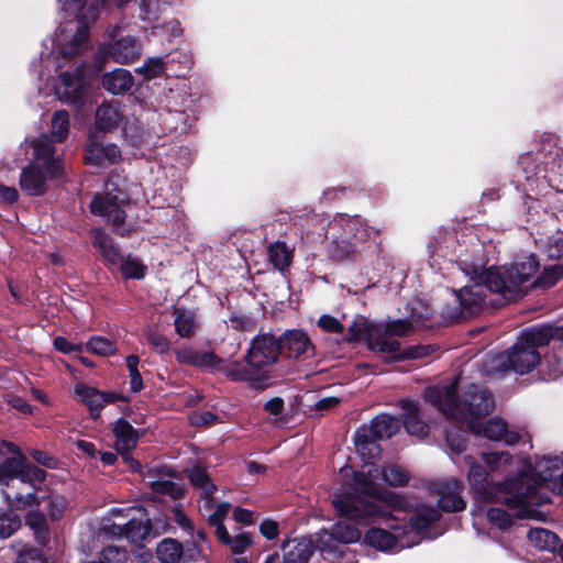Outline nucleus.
<instances>
[{
  "label": "nucleus",
  "mask_w": 563,
  "mask_h": 563,
  "mask_svg": "<svg viewBox=\"0 0 563 563\" xmlns=\"http://www.w3.org/2000/svg\"><path fill=\"white\" fill-rule=\"evenodd\" d=\"M378 478L394 487L404 486L409 481L407 472L399 466L380 467L367 462L360 472H353V492L338 494L332 499L336 512L361 525L378 518H393L391 511L402 509L405 500L398 494L382 489L376 483Z\"/></svg>",
  "instance_id": "obj_1"
},
{
  "label": "nucleus",
  "mask_w": 563,
  "mask_h": 563,
  "mask_svg": "<svg viewBox=\"0 0 563 563\" xmlns=\"http://www.w3.org/2000/svg\"><path fill=\"white\" fill-rule=\"evenodd\" d=\"M457 388V378H453L445 385L426 388L424 399L446 418L466 426L471 432H481L479 419L489 415L495 407L493 395L483 387L470 384L459 398Z\"/></svg>",
  "instance_id": "obj_2"
},
{
  "label": "nucleus",
  "mask_w": 563,
  "mask_h": 563,
  "mask_svg": "<svg viewBox=\"0 0 563 563\" xmlns=\"http://www.w3.org/2000/svg\"><path fill=\"white\" fill-rule=\"evenodd\" d=\"M563 472V459L561 456H543L534 464L531 475H521L516 479H509L497 485V490L505 494L503 501L516 510V516L521 519L532 518L536 507L549 501V497L540 494L539 489L548 482L559 481Z\"/></svg>",
  "instance_id": "obj_3"
},
{
  "label": "nucleus",
  "mask_w": 563,
  "mask_h": 563,
  "mask_svg": "<svg viewBox=\"0 0 563 563\" xmlns=\"http://www.w3.org/2000/svg\"><path fill=\"white\" fill-rule=\"evenodd\" d=\"M180 363L221 372L235 382H246L253 388L263 390L271 386L273 367L277 362L276 354H177Z\"/></svg>",
  "instance_id": "obj_4"
},
{
  "label": "nucleus",
  "mask_w": 563,
  "mask_h": 563,
  "mask_svg": "<svg viewBox=\"0 0 563 563\" xmlns=\"http://www.w3.org/2000/svg\"><path fill=\"white\" fill-rule=\"evenodd\" d=\"M412 332L413 325L407 319L376 321L356 316L347 329L346 341L362 342L369 352H398L399 339Z\"/></svg>",
  "instance_id": "obj_5"
},
{
  "label": "nucleus",
  "mask_w": 563,
  "mask_h": 563,
  "mask_svg": "<svg viewBox=\"0 0 563 563\" xmlns=\"http://www.w3.org/2000/svg\"><path fill=\"white\" fill-rule=\"evenodd\" d=\"M539 266L536 255L530 253L516 257L510 264L485 268L479 278L489 291L511 300L522 294L525 285L534 277Z\"/></svg>",
  "instance_id": "obj_6"
},
{
  "label": "nucleus",
  "mask_w": 563,
  "mask_h": 563,
  "mask_svg": "<svg viewBox=\"0 0 563 563\" xmlns=\"http://www.w3.org/2000/svg\"><path fill=\"white\" fill-rule=\"evenodd\" d=\"M439 518L440 514L434 507L420 506L402 529L389 526L396 534L380 528H371L365 533L364 542L379 551L409 548L419 543L420 538L418 536L427 531Z\"/></svg>",
  "instance_id": "obj_7"
},
{
  "label": "nucleus",
  "mask_w": 563,
  "mask_h": 563,
  "mask_svg": "<svg viewBox=\"0 0 563 563\" xmlns=\"http://www.w3.org/2000/svg\"><path fill=\"white\" fill-rule=\"evenodd\" d=\"M33 163L23 168L20 176V186L31 196H38L46 190V181L62 175V164L55 155V147L46 134L32 141Z\"/></svg>",
  "instance_id": "obj_8"
},
{
  "label": "nucleus",
  "mask_w": 563,
  "mask_h": 563,
  "mask_svg": "<svg viewBox=\"0 0 563 563\" xmlns=\"http://www.w3.org/2000/svg\"><path fill=\"white\" fill-rule=\"evenodd\" d=\"M334 251L333 256L344 260L355 255L371 238L378 235V230L364 225L358 217L339 214L330 223Z\"/></svg>",
  "instance_id": "obj_9"
},
{
  "label": "nucleus",
  "mask_w": 563,
  "mask_h": 563,
  "mask_svg": "<svg viewBox=\"0 0 563 563\" xmlns=\"http://www.w3.org/2000/svg\"><path fill=\"white\" fill-rule=\"evenodd\" d=\"M541 363V354H489L482 372L488 376H497L509 371L523 375Z\"/></svg>",
  "instance_id": "obj_10"
},
{
  "label": "nucleus",
  "mask_w": 563,
  "mask_h": 563,
  "mask_svg": "<svg viewBox=\"0 0 563 563\" xmlns=\"http://www.w3.org/2000/svg\"><path fill=\"white\" fill-rule=\"evenodd\" d=\"M141 55V44L133 36H124L114 43L102 44L95 55V74L103 68L104 62L111 58L119 64H130Z\"/></svg>",
  "instance_id": "obj_11"
},
{
  "label": "nucleus",
  "mask_w": 563,
  "mask_h": 563,
  "mask_svg": "<svg viewBox=\"0 0 563 563\" xmlns=\"http://www.w3.org/2000/svg\"><path fill=\"white\" fill-rule=\"evenodd\" d=\"M552 340H563V325H542L527 329L520 333L517 342L505 352H536Z\"/></svg>",
  "instance_id": "obj_12"
},
{
  "label": "nucleus",
  "mask_w": 563,
  "mask_h": 563,
  "mask_svg": "<svg viewBox=\"0 0 563 563\" xmlns=\"http://www.w3.org/2000/svg\"><path fill=\"white\" fill-rule=\"evenodd\" d=\"M85 65L77 67L74 71L62 73L55 84V95L63 101L68 103H80L87 90V75Z\"/></svg>",
  "instance_id": "obj_13"
},
{
  "label": "nucleus",
  "mask_w": 563,
  "mask_h": 563,
  "mask_svg": "<svg viewBox=\"0 0 563 563\" xmlns=\"http://www.w3.org/2000/svg\"><path fill=\"white\" fill-rule=\"evenodd\" d=\"M8 452L13 453L14 456L5 459L0 464V483L10 481L13 477H26L36 479L42 474V468L31 465L26 462V457L20 449L12 442L1 441Z\"/></svg>",
  "instance_id": "obj_14"
},
{
  "label": "nucleus",
  "mask_w": 563,
  "mask_h": 563,
  "mask_svg": "<svg viewBox=\"0 0 563 563\" xmlns=\"http://www.w3.org/2000/svg\"><path fill=\"white\" fill-rule=\"evenodd\" d=\"M112 432L115 437V449L129 465L131 471H139L141 468L140 463L130 456V452L136 446L139 441V432L132 427V424L120 418L112 424Z\"/></svg>",
  "instance_id": "obj_15"
},
{
  "label": "nucleus",
  "mask_w": 563,
  "mask_h": 563,
  "mask_svg": "<svg viewBox=\"0 0 563 563\" xmlns=\"http://www.w3.org/2000/svg\"><path fill=\"white\" fill-rule=\"evenodd\" d=\"M150 521L136 520L134 518L129 519L125 523H107L102 530L107 536L112 538H125L131 543L143 542L151 532Z\"/></svg>",
  "instance_id": "obj_16"
},
{
  "label": "nucleus",
  "mask_w": 563,
  "mask_h": 563,
  "mask_svg": "<svg viewBox=\"0 0 563 563\" xmlns=\"http://www.w3.org/2000/svg\"><path fill=\"white\" fill-rule=\"evenodd\" d=\"M464 486L459 479H446L434 486L439 495L438 507L446 512L462 511L466 507L461 494Z\"/></svg>",
  "instance_id": "obj_17"
},
{
  "label": "nucleus",
  "mask_w": 563,
  "mask_h": 563,
  "mask_svg": "<svg viewBox=\"0 0 563 563\" xmlns=\"http://www.w3.org/2000/svg\"><path fill=\"white\" fill-rule=\"evenodd\" d=\"M361 539V531L353 525L338 521L329 531H323L320 534L319 542L322 551L335 552L332 547L333 541H338L343 544L355 543Z\"/></svg>",
  "instance_id": "obj_18"
},
{
  "label": "nucleus",
  "mask_w": 563,
  "mask_h": 563,
  "mask_svg": "<svg viewBox=\"0 0 563 563\" xmlns=\"http://www.w3.org/2000/svg\"><path fill=\"white\" fill-rule=\"evenodd\" d=\"M121 202H123V198H120L118 195H97L90 203V211L96 216L106 218L119 229L124 219V211L120 207Z\"/></svg>",
  "instance_id": "obj_19"
},
{
  "label": "nucleus",
  "mask_w": 563,
  "mask_h": 563,
  "mask_svg": "<svg viewBox=\"0 0 563 563\" xmlns=\"http://www.w3.org/2000/svg\"><path fill=\"white\" fill-rule=\"evenodd\" d=\"M484 269L485 268H474L472 276L474 283L462 287L455 292L461 308L468 313L476 312L484 303L483 285H485V282L479 278Z\"/></svg>",
  "instance_id": "obj_20"
},
{
  "label": "nucleus",
  "mask_w": 563,
  "mask_h": 563,
  "mask_svg": "<svg viewBox=\"0 0 563 563\" xmlns=\"http://www.w3.org/2000/svg\"><path fill=\"white\" fill-rule=\"evenodd\" d=\"M120 159L121 150L113 143L102 145L93 140H90L86 147L85 162L88 165L96 167H108L120 162Z\"/></svg>",
  "instance_id": "obj_21"
},
{
  "label": "nucleus",
  "mask_w": 563,
  "mask_h": 563,
  "mask_svg": "<svg viewBox=\"0 0 563 563\" xmlns=\"http://www.w3.org/2000/svg\"><path fill=\"white\" fill-rule=\"evenodd\" d=\"M464 460L468 465L467 479L470 486L476 493L477 497L485 501L494 500L492 483L488 479L487 471L471 455L464 456Z\"/></svg>",
  "instance_id": "obj_22"
},
{
  "label": "nucleus",
  "mask_w": 563,
  "mask_h": 563,
  "mask_svg": "<svg viewBox=\"0 0 563 563\" xmlns=\"http://www.w3.org/2000/svg\"><path fill=\"white\" fill-rule=\"evenodd\" d=\"M128 120L115 103H102L95 115L96 129L101 132H111L121 129L126 132Z\"/></svg>",
  "instance_id": "obj_23"
},
{
  "label": "nucleus",
  "mask_w": 563,
  "mask_h": 563,
  "mask_svg": "<svg viewBox=\"0 0 563 563\" xmlns=\"http://www.w3.org/2000/svg\"><path fill=\"white\" fill-rule=\"evenodd\" d=\"M313 542L309 538L289 539L282 544L286 563H306L313 553Z\"/></svg>",
  "instance_id": "obj_24"
},
{
  "label": "nucleus",
  "mask_w": 563,
  "mask_h": 563,
  "mask_svg": "<svg viewBox=\"0 0 563 563\" xmlns=\"http://www.w3.org/2000/svg\"><path fill=\"white\" fill-rule=\"evenodd\" d=\"M481 432H473L476 435H484L493 441L504 440L507 444H516L520 435L515 431H508L507 424L503 419H492L482 423L479 421Z\"/></svg>",
  "instance_id": "obj_25"
},
{
  "label": "nucleus",
  "mask_w": 563,
  "mask_h": 563,
  "mask_svg": "<svg viewBox=\"0 0 563 563\" xmlns=\"http://www.w3.org/2000/svg\"><path fill=\"white\" fill-rule=\"evenodd\" d=\"M101 82L102 87L111 95H124L132 88L134 79L128 69L115 68L106 73Z\"/></svg>",
  "instance_id": "obj_26"
},
{
  "label": "nucleus",
  "mask_w": 563,
  "mask_h": 563,
  "mask_svg": "<svg viewBox=\"0 0 563 563\" xmlns=\"http://www.w3.org/2000/svg\"><path fill=\"white\" fill-rule=\"evenodd\" d=\"M188 478L190 484L200 492L201 497L205 499V508H212V496L217 492V486L210 479L206 470L200 467H192L188 470Z\"/></svg>",
  "instance_id": "obj_27"
},
{
  "label": "nucleus",
  "mask_w": 563,
  "mask_h": 563,
  "mask_svg": "<svg viewBox=\"0 0 563 563\" xmlns=\"http://www.w3.org/2000/svg\"><path fill=\"white\" fill-rule=\"evenodd\" d=\"M92 245L100 252L103 260L110 266H117L122 255L118 247L113 244L111 238L102 230L95 229L91 231Z\"/></svg>",
  "instance_id": "obj_28"
},
{
  "label": "nucleus",
  "mask_w": 563,
  "mask_h": 563,
  "mask_svg": "<svg viewBox=\"0 0 563 563\" xmlns=\"http://www.w3.org/2000/svg\"><path fill=\"white\" fill-rule=\"evenodd\" d=\"M377 441L379 440L376 438V434H374L371 426L360 427L354 435L356 451L367 460L374 459L378 454L379 448Z\"/></svg>",
  "instance_id": "obj_29"
},
{
  "label": "nucleus",
  "mask_w": 563,
  "mask_h": 563,
  "mask_svg": "<svg viewBox=\"0 0 563 563\" xmlns=\"http://www.w3.org/2000/svg\"><path fill=\"white\" fill-rule=\"evenodd\" d=\"M402 408L406 412L402 416V423L407 432L418 438H424L429 434V426L420 420L417 404L411 400L402 401Z\"/></svg>",
  "instance_id": "obj_30"
},
{
  "label": "nucleus",
  "mask_w": 563,
  "mask_h": 563,
  "mask_svg": "<svg viewBox=\"0 0 563 563\" xmlns=\"http://www.w3.org/2000/svg\"><path fill=\"white\" fill-rule=\"evenodd\" d=\"M46 499V489L43 484H31L27 490L14 495V503L10 506L13 510H25L38 507Z\"/></svg>",
  "instance_id": "obj_31"
},
{
  "label": "nucleus",
  "mask_w": 563,
  "mask_h": 563,
  "mask_svg": "<svg viewBox=\"0 0 563 563\" xmlns=\"http://www.w3.org/2000/svg\"><path fill=\"white\" fill-rule=\"evenodd\" d=\"M311 341L303 330H287L279 335V350L283 352H307L311 349Z\"/></svg>",
  "instance_id": "obj_32"
},
{
  "label": "nucleus",
  "mask_w": 563,
  "mask_h": 563,
  "mask_svg": "<svg viewBox=\"0 0 563 563\" xmlns=\"http://www.w3.org/2000/svg\"><path fill=\"white\" fill-rule=\"evenodd\" d=\"M47 473L42 470V474L38 478H26V477H13L8 482H4L2 486L4 489L2 494L9 505V507L14 503V495L21 494L22 492L27 490L31 484H44Z\"/></svg>",
  "instance_id": "obj_33"
},
{
  "label": "nucleus",
  "mask_w": 563,
  "mask_h": 563,
  "mask_svg": "<svg viewBox=\"0 0 563 563\" xmlns=\"http://www.w3.org/2000/svg\"><path fill=\"white\" fill-rule=\"evenodd\" d=\"M216 536L220 543L228 545L232 553L242 554L252 544V537L247 532L239 533L234 537L230 536L225 526H220L216 530Z\"/></svg>",
  "instance_id": "obj_34"
},
{
  "label": "nucleus",
  "mask_w": 563,
  "mask_h": 563,
  "mask_svg": "<svg viewBox=\"0 0 563 563\" xmlns=\"http://www.w3.org/2000/svg\"><path fill=\"white\" fill-rule=\"evenodd\" d=\"M26 526L33 531L34 538L41 545L49 541V528L45 515L40 510H31L25 516Z\"/></svg>",
  "instance_id": "obj_35"
},
{
  "label": "nucleus",
  "mask_w": 563,
  "mask_h": 563,
  "mask_svg": "<svg viewBox=\"0 0 563 563\" xmlns=\"http://www.w3.org/2000/svg\"><path fill=\"white\" fill-rule=\"evenodd\" d=\"M175 329L180 336H190L198 329V319L194 311L177 308L175 310Z\"/></svg>",
  "instance_id": "obj_36"
},
{
  "label": "nucleus",
  "mask_w": 563,
  "mask_h": 563,
  "mask_svg": "<svg viewBox=\"0 0 563 563\" xmlns=\"http://www.w3.org/2000/svg\"><path fill=\"white\" fill-rule=\"evenodd\" d=\"M529 542L537 549L553 552L560 542L559 537L542 528L531 529L528 532Z\"/></svg>",
  "instance_id": "obj_37"
},
{
  "label": "nucleus",
  "mask_w": 563,
  "mask_h": 563,
  "mask_svg": "<svg viewBox=\"0 0 563 563\" xmlns=\"http://www.w3.org/2000/svg\"><path fill=\"white\" fill-rule=\"evenodd\" d=\"M378 440L391 438L399 429V420L389 415H378L369 423Z\"/></svg>",
  "instance_id": "obj_38"
},
{
  "label": "nucleus",
  "mask_w": 563,
  "mask_h": 563,
  "mask_svg": "<svg viewBox=\"0 0 563 563\" xmlns=\"http://www.w3.org/2000/svg\"><path fill=\"white\" fill-rule=\"evenodd\" d=\"M75 391L80 400L87 405L91 417L97 419L100 415V410L102 409L101 391L84 385L77 386Z\"/></svg>",
  "instance_id": "obj_39"
},
{
  "label": "nucleus",
  "mask_w": 563,
  "mask_h": 563,
  "mask_svg": "<svg viewBox=\"0 0 563 563\" xmlns=\"http://www.w3.org/2000/svg\"><path fill=\"white\" fill-rule=\"evenodd\" d=\"M268 258L279 272L287 269L291 263V251L284 242H275L268 246Z\"/></svg>",
  "instance_id": "obj_40"
},
{
  "label": "nucleus",
  "mask_w": 563,
  "mask_h": 563,
  "mask_svg": "<svg viewBox=\"0 0 563 563\" xmlns=\"http://www.w3.org/2000/svg\"><path fill=\"white\" fill-rule=\"evenodd\" d=\"M156 555L162 563H177L183 555V545L174 539H164L157 545Z\"/></svg>",
  "instance_id": "obj_41"
},
{
  "label": "nucleus",
  "mask_w": 563,
  "mask_h": 563,
  "mask_svg": "<svg viewBox=\"0 0 563 563\" xmlns=\"http://www.w3.org/2000/svg\"><path fill=\"white\" fill-rule=\"evenodd\" d=\"M70 120L69 114L65 110L54 112L51 120V135L54 142H63L69 133Z\"/></svg>",
  "instance_id": "obj_42"
},
{
  "label": "nucleus",
  "mask_w": 563,
  "mask_h": 563,
  "mask_svg": "<svg viewBox=\"0 0 563 563\" xmlns=\"http://www.w3.org/2000/svg\"><path fill=\"white\" fill-rule=\"evenodd\" d=\"M167 70V63L162 57H148L143 65L135 69V73L143 76L145 80L154 79Z\"/></svg>",
  "instance_id": "obj_43"
},
{
  "label": "nucleus",
  "mask_w": 563,
  "mask_h": 563,
  "mask_svg": "<svg viewBox=\"0 0 563 563\" xmlns=\"http://www.w3.org/2000/svg\"><path fill=\"white\" fill-rule=\"evenodd\" d=\"M11 549L16 555L15 563H46L38 550L30 548L21 541L13 542Z\"/></svg>",
  "instance_id": "obj_44"
},
{
  "label": "nucleus",
  "mask_w": 563,
  "mask_h": 563,
  "mask_svg": "<svg viewBox=\"0 0 563 563\" xmlns=\"http://www.w3.org/2000/svg\"><path fill=\"white\" fill-rule=\"evenodd\" d=\"M117 266L124 278L142 279L145 276L146 267L136 257L130 255L128 257L122 256Z\"/></svg>",
  "instance_id": "obj_45"
},
{
  "label": "nucleus",
  "mask_w": 563,
  "mask_h": 563,
  "mask_svg": "<svg viewBox=\"0 0 563 563\" xmlns=\"http://www.w3.org/2000/svg\"><path fill=\"white\" fill-rule=\"evenodd\" d=\"M247 352H282L279 350V336L273 333H262L255 336Z\"/></svg>",
  "instance_id": "obj_46"
},
{
  "label": "nucleus",
  "mask_w": 563,
  "mask_h": 563,
  "mask_svg": "<svg viewBox=\"0 0 563 563\" xmlns=\"http://www.w3.org/2000/svg\"><path fill=\"white\" fill-rule=\"evenodd\" d=\"M165 63H167V70L180 77L190 68L192 60L191 56L186 52H175L172 56H168Z\"/></svg>",
  "instance_id": "obj_47"
},
{
  "label": "nucleus",
  "mask_w": 563,
  "mask_h": 563,
  "mask_svg": "<svg viewBox=\"0 0 563 563\" xmlns=\"http://www.w3.org/2000/svg\"><path fill=\"white\" fill-rule=\"evenodd\" d=\"M563 277V265L555 264L545 267L542 274L533 283L534 287L549 288L552 287L560 278Z\"/></svg>",
  "instance_id": "obj_48"
},
{
  "label": "nucleus",
  "mask_w": 563,
  "mask_h": 563,
  "mask_svg": "<svg viewBox=\"0 0 563 563\" xmlns=\"http://www.w3.org/2000/svg\"><path fill=\"white\" fill-rule=\"evenodd\" d=\"M488 522L499 530H508L512 526L511 516L501 508H489L486 512Z\"/></svg>",
  "instance_id": "obj_49"
},
{
  "label": "nucleus",
  "mask_w": 563,
  "mask_h": 563,
  "mask_svg": "<svg viewBox=\"0 0 563 563\" xmlns=\"http://www.w3.org/2000/svg\"><path fill=\"white\" fill-rule=\"evenodd\" d=\"M151 487L153 492L157 494L168 495L174 499L181 498L184 496L183 487L169 479H157L152 482Z\"/></svg>",
  "instance_id": "obj_50"
},
{
  "label": "nucleus",
  "mask_w": 563,
  "mask_h": 563,
  "mask_svg": "<svg viewBox=\"0 0 563 563\" xmlns=\"http://www.w3.org/2000/svg\"><path fill=\"white\" fill-rule=\"evenodd\" d=\"M128 551L118 545H108L102 549L100 563H126Z\"/></svg>",
  "instance_id": "obj_51"
},
{
  "label": "nucleus",
  "mask_w": 563,
  "mask_h": 563,
  "mask_svg": "<svg viewBox=\"0 0 563 563\" xmlns=\"http://www.w3.org/2000/svg\"><path fill=\"white\" fill-rule=\"evenodd\" d=\"M544 252L550 258L560 260L563 257V232H556L547 239L543 245Z\"/></svg>",
  "instance_id": "obj_52"
},
{
  "label": "nucleus",
  "mask_w": 563,
  "mask_h": 563,
  "mask_svg": "<svg viewBox=\"0 0 563 563\" xmlns=\"http://www.w3.org/2000/svg\"><path fill=\"white\" fill-rule=\"evenodd\" d=\"M48 501V515L51 519L58 520L62 518L66 507H67V500L64 496L58 494H47L46 493V499Z\"/></svg>",
  "instance_id": "obj_53"
},
{
  "label": "nucleus",
  "mask_w": 563,
  "mask_h": 563,
  "mask_svg": "<svg viewBox=\"0 0 563 563\" xmlns=\"http://www.w3.org/2000/svg\"><path fill=\"white\" fill-rule=\"evenodd\" d=\"M21 527V520L15 515L0 514V539L11 537Z\"/></svg>",
  "instance_id": "obj_54"
},
{
  "label": "nucleus",
  "mask_w": 563,
  "mask_h": 563,
  "mask_svg": "<svg viewBox=\"0 0 563 563\" xmlns=\"http://www.w3.org/2000/svg\"><path fill=\"white\" fill-rule=\"evenodd\" d=\"M162 11L161 0H141L140 16L144 21L156 20Z\"/></svg>",
  "instance_id": "obj_55"
},
{
  "label": "nucleus",
  "mask_w": 563,
  "mask_h": 563,
  "mask_svg": "<svg viewBox=\"0 0 563 563\" xmlns=\"http://www.w3.org/2000/svg\"><path fill=\"white\" fill-rule=\"evenodd\" d=\"M445 438L449 448L452 452L462 453L465 451L466 442L464 438V430L455 428L454 430H446Z\"/></svg>",
  "instance_id": "obj_56"
},
{
  "label": "nucleus",
  "mask_w": 563,
  "mask_h": 563,
  "mask_svg": "<svg viewBox=\"0 0 563 563\" xmlns=\"http://www.w3.org/2000/svg\"><path fill=\"white\" fill-rule=\"evenodd\" d=\"M482 459L492 471H497L511 462V455L506 451L483 453Z\"/></svg>",
  "instance_id": "obj_57"
},
{
  "label": "nucleus",
  "mask_w": 563,
  "mask_h": 563,
  "mask_svg": "<svg viewBox=\"0 0 563 563\" xmlns=\"http://www.w3.org/2000/svg\"><path fill=\"white\" fill-rule=\"evenodd\" d=\"M317 324L320 329L329 333H342L344 331L343 323L330 314H322Z\"/></svg>",
  "instance_id": "obj_58"
},
{
  "label": "nucleus",
  "mask_w": 563,
  "mask_h": 563,
  "mask_svg": "<svg viewBox=\"0 0 563 563\" xmlns=\"http://www.w3.org/2000/svg\"><path fill=\"white\" fill-rule=\"evenodd\" d=\"M87 352H115L113 343L103 336H93L86 343Z\"/></svg>",
  "instance_id": "obj_59"
},
{
  "label": "nucleus",
  "mask_w": 563,
  "mask_h": 563,
  "mask_svg": "<svg viewBox=\"0 0 563 563\" xmlns=\"http://www.w3.org/2000/svg\"><path fill=\"white\" fill-rule=\"evenodd\" d=\"M231 509V505L227 501L220 503L213 514H211L208 518V521L211 526L218 530L220 526L223 525L224 518L228 516L229 511Z\"/></svg>",
  "instance_id": "obj_60"
},
{
  "label": "nucleus",
  "mask_w": 563,
  "mask_h": 563,
  "mask_svg": "<svg viewBox=\"0 0 563 563\" xmlns=\"http://www.w3.org/2000/svg\"><path fill=\"white\" fill-rule=\"evenodd\" d=\"M264 410L279 421L285 410V401L282 397H273L264 404Z\"/></svg>",
  "instance_id": "obj_61"
},
{
  "label": "nucleus",
  "mask_w": 563,
  "mask_h": 563,
  "mask_svg": "<svg viewBox=\"0 0 563 563\" xmlns=\"http://www.w3.org/2000/svg\"><path fill=\"white\" fill-rule=\"evenodd\" d=\"M260 532L267 540H274L279 534V526L278 522L273 519H264L260 523Z\"/></svg>",
  "instance_id": "obj_62"
},
{
  "label": "nucleus",
  "mask_w": 563,
  "mask_h": 563,
  "mask_svg": "<svg viewBox=\"0 0 563 563\" xmlns=\"http://www.w3.org/2000/svg\"><path fill=\"white\" fill-rule=\"evenodd\" d=\"M5 401L15 410L24 415H31L33 412L31 405H29L22 397L16 395H7Z\"/></svg>",
  "instance_id": "obj_63"
},
{
  "label": "nucleus",
  "mask_w": 563,
  "mask_h": 563,
  "mask_svg": "<svg viewBox=\"0 0 563 563\" xmlns=\"http://www.w3.org/2000/svg\"><path fill=\"white\" fill-rule=\"evenodd\" d=\"M218 417L210 411L195 412L190 417V422L194 426H211L216 422Z\"/></svg>",
  "instance_id": "obj_64"
}]
</instances>
